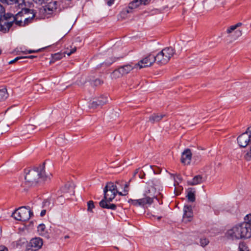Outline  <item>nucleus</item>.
<instances>
[{
    "label": "nucleus",
    "instance_id": "473e14b6",
    "mask_svg": "<svg viewBox=\"0 0 251 251\" xmlns=\"http://www.w3.org/2000/svg\"><path fill=\"white\" fill-rule=\"evenodd\" d=\"M15 22V24L19 25V26H25V24L24 23V21H22V20H18L16 18H15V20L14 21Z\"/></svg>",
    "mask_w": 251,
    "mask_h": 251
},
{
    "label": "nucleus",
    "instance_id": "37998d69",
    "mask_svg": "<svg viewBox=\"0 0 251 251\" xmlns=\"http://www.w3.org/2000/svg\"><path fill=\"white\" fill-rule=\"evenodd\" d=\"M36 57V56H34V55H29V56H24V57H23V59L24 58H30V59H33L34 58Z\"/></svg>",
    "mask_w": 251,
    "mask_h": 251
},
{
    "label": "nucleus",
    "instance_id": "cd10ccee",
    "mask_svg": "<svg viewBox=\"0 0 251 251\" xmlns=\"http://www.w3.org/2000/svg\"><path fill=\"white\" fill-rule=\"evenodd\" d=\"M128 187H129V184L126 183L125 185L124 186V193H122V192H119L118 194L119 195L121 196H126L128 192Z\"/></svg>",
    "mask_w": 251,
    "mask_h": 251
},
{
    "label": "nucleus",
    "instance_id": "a18cd8bd",
    "mask_svg": "<svg viewBox=\"0 0 251 251\" xmlns=\"http://www.w3.org/2000/svg\"><path fill=\"white\" fill-rule=\"evenodd\" d=\"M46 213V210H43L41 211L40 213V215L41 217L44 216Z\"/></svg>",
    "mask_w": 251,
    "mask_h": 251
},
{
    "label": "nucleus",
    "instance_id": "dca6fc26",
    "mask_svg": "<svg viewBox=\"0 0 251 251\" xmlns=\"http://www.w3.org/2000/svg\"><path fill=\"white\" fill-rule=\"evenodd\" d=\"M204 181V178L201 175H197L194 177L191 181H188L187 184L189 185H196L201 183Z\"/></svg>",
    "mask_w": 251,
    "mask_h": 251
},
{
    "label": "nucleus",
    "instance_id": "79ce46f5",
    "mask_svg": "<svg viewBox=\"0 0 251 251\" xmlns=\"http://www.w3.org/2000/svg\"><path fill=\"white\" fill-rule=\"evenodd\" d=\"M108 6H111L114 2V0H105Z\"/></svg>",
    "mask_w": 251,
    "mask_h": 251
},
{
    "label": "nucleus",
    "instance_id": "9b49d317",
    "mask_svg": "<svg viewBox=\"0 0 251 251\" xmlns=\"http://www.w3.org/2000/svg\"><path fill=\"white\" fill-rule=\"evenodd\" d=\"M183 222L187 223L190 222L193 218V211L191 206L186 205L183 207Z\"/></svg>",
    "mask_w": 251,
    "mask_h": 251
},
{
    "label": "nucleus",
    "instance_id": "393cba45",
    "mask_svg": "<svg viewBox=\"0 0 251 251\" xmlns=\"http://www.w3.org/2000/svg\"><path fill=\"white\" fill-rule=\"evenodd\" d=\"M45 228L46 227L44 224L39 225L37 227V231L39 234L41 235H45L46 234Z\"/></svg>",
    "mask_w": 251,
    "mask_h": 251
},
{
    "label": "nucleus",
    "instance_id": "4468645a",
    "mask_svg": "<svg viewBox=\"0 0 251 251\" xmlns=\"http://www.w3.org/2000/svg\"><path fill=\"white\" fill-rule=\"evenodd\" d=\"M108 101V99L107 97L102 95L98 97L96 100L93 101L91 104L92 108H96L98 106L106 104Z\"/></svg>",
    "mask_w": 251,
    "mask_h": 251
},
{
    "label": "nucleus",
    "instance_id": "09e8293b",
    "mask_svg": "<svg viewBox=\"0 0 251 251\" xmlns=\"http://www.w3.org/2000/svg\"><path fill=\"white\" fill-rule=\"evenodd\" d=\"M119 180H117V181H116V183H117V184H119Z\"/></svg>",
    "mask_w": 251,
    "mask_h": 251
},
{
    "label": "nucleus",
    "instance_id": "a211bd4d",
    "mask_svg": "<svg viewBox=\"0 0 251 251\" xmlns=\"http://www.w3.org/2000/svg\"><path fill=\"white\" fill-rule=\"evenodd\" d=\"M110 201H108L105 200H102L100 202V206L103 208L110 209L114 210L116 208V205L115 204H108L107 203Z\"/></svg>",
    "mask_w": 251,
    "mask_h": 251
},
{
    "label": "nucleus",
    "instance_id": "bb28decb",
    "mask_svg": "<svg viewBox=\"0 0 251 251\" xmlns=\"http://www.w3.org/2000/svg\"><path fill=\"white\" fill-rule=\"evenodd\" d=\"M103 83V81L102 80H100V79H96L92 82L91 84L94 86H98L102 84Z\"/></svg>",
    "mask_w": 251,
    "mask_h": 251
},
{
    "label": "nucleus",
    "instance_id": "f03ea898",
    "mask_svg": "<svg viewBox=\"0 0 251 251\" xmlns=\"http://www.w3.org/2000/svg\"><path fill=\"white\" fill-rule=\"evenodd\" d=\"M50 176L45 174V163L30 170L25 176V183L29 186H34L41 179L45 180Z\"/></svg>",
    "mask_w": 251,
    "mask_h": 251
},
{
    "label": "nucleus",
    "instance_id": "c756f323",
    "mask_svg": "<svg viewBox=\"0 0 251 251\" xmlns=\"http://www.w3.org/2000/svg\"><path fill=\"white\" fill-rule=\"evenodd\" d=\"M238 251H249V250L244 243H241L239 244Z\"/></svg>",
    "mask_w": 251,
    "mask_h": 251
},
{
    "label": "nucleus",
    "instance_id": "2f4dec72",
    "mask_svg": "<svg viewBox=\"0 0 251 251\" xmlns=\"http://www.w3.org/2000/svg\"><path fill=\"white\" fill-rule=\"evenodd\" d=\"M200 243L201 246L204 247L209 243V241L206 238H202L201 239Z\"/></svg>",
    "mask_w": 251,
    "mask_h": 251
},
{
    "label": "nucleus",
    "instance_id": "6e6552de",
    "mask_svg": "<svg viewBox=\"0 0 251 251\" xmlns=\"http://www.w3.org/2000/svg\"><path fill=\"white\" fill-rule=\"evenodd\" d=\"M135 66L133 67L130 64H126L119 67L115 70L110 75V77L112 79H116L122 77L123 76L129 74L132 71Z\"/></svg>",
    "mask_w": 251,
    "mask_h": 251
},
{
    "label": "nucleus",
    "instance_id": "0eeeda50",
    "mask_svg": "<svg viewBox=\"0 0 251 251\" xmlns=\"http://www.w3.org/2000/svg\"><path fill=\"white\" fill-rule=\"evenodd\" d=\"M104 198L108 201H112L115 198L119 192L117 190V186L112 182H108L106 183L103 189Z\"/></svg>",
    "mask_w": 251,
    "mask_h": 251
},
{
    "label": "nucleus",
    "instance_id": "f8f14e48",
    "mask_svg": "<svg viewBox=\"0 0 251 251\" xmlns=\"http://www.w3.org/2000/svg\"><path fill=\"white\" fill-rule=\"evenodd\" d=\"M192 154L189 149H186L182 152L181 162L185 165H189L192 159Z\"/></svg>",
    "mask_w": 251,
    "mask_h": 251
},
{
    "label": "nucleus",
    "instance_id": "f704fd0d",
    "mask_svg": "<svg viewBox=\"0 0 251 251\" xmlns=\"http://www.w3.org/2000/svg\"><path fill=\"white\" fill-rule=\"evenodd\" d=\"M4 14H5V9L4 7L0 4V17H1Z\"/></svg>",
    "mask_w": 251,
    "mask_h": 251
},
{
    "label": "nucleus",
    "instance_id": "58836bf2",
    "mask_svg": "<svg viewBox=\"0 0 251 251\" xmlns=\"http://www.w3.org/2000/svg\"><path fill=\"white\" fill-rule=\"evenodd\" d=\"M245 157L248 160H250L251 159V152H247L245 155Z\"/></svg>",
    "mask_w": 251,
    "mask_h": 251
},
{
    "label": "nucleus",
    "instance_id": "8fccbe9b",
    "mask_svg": "<svg viewBox=\"0 0 251 251\" xmlns=\"http://www.w3.org/2000/svg\"><path fill=\"white\" fill-rule=\"evenodd\" d=\"M138 173V170H136V172H135V174L137 173Z\"/></svg>",
    "mask_w": 251,
    "mask_h": 251
},
{
    "label": "nucleus",
    "instance_id": "603ef678",
    "mask_svg": "<svg viewBox=\"0 0 251 251\" xmlns=\"http://www.w3.org/2000/svg\"><path fill=\"white\" fill-rule=\"evenodd\" d=\"M174 186H176V184L175 183H174Z\"/></svg>",
    "mask_w": 251,
    "mask_h": 251
},
{
    "label": "nucleus",
    "instance_id": "f3484780",
    "mask_svg": "<svg viewBox=\"0 0 251 251\" xmlns=\"http://www.w3.org/2000/svg\"><path fill=\"white\" fill-rule=\"evenodd\" d=\"M245 221L242 223H241L243 226L246 227V229L247 231H249V233L251 235V214L247 215L245 218Z\"/></svg>",
    "mask_w": 251,
    "mask_h": 251
},
{
    "label": "nucleus",
    "instance_id": "e433bc0d",
    "mask_svg": "<svg viewBox=\"0 0 251 251\" xmlns=\"http://www.w3.org/2000/svg\"><path fill=\"white\" fill-rule=\"evenodd\" d=\"M235 34L236 35L237 37H239L242 35V31L241 30H236L235 32Z\"/></svg>",
    "mask_w": 251,
    "mask_h": 251
},
{
    "label": "nucleus",
    "instance_id": "2eb2a0df",
    "mask_svg": "<svg viewBox=\"0 0 251 251\" xmlns=\"http://www.w3.org/2000/svg\"><path fill=\"white\" fill-rule=\"evenodd\" d=\"M31 247L35 248V250L40 249L43 245L42 239L39 237H36L31 240L30 242Z\"/></svg>",
    "mask_w": 251,
    "mask_h": 251
},
{
    "label": "nucleus",
    "instance_id": "1a4fd4ad",
    "mask_svg": "<svg viewBox=\"0 0 251 251\" xmlns=\"http://www.w3.org/2000/svg\"><path fill=\"white\" fill-rule=\"evenodd\" d=\"M237 143L241 148H246L251 143V126L247 130L239 135L237 139Z\"/></svg>",
    "mask_w": 251,
    "mask_h": 251
},
{
    "label": "nucleus",
    "instance_id": "b1692460",
    "mask_svg": "<svg viewBox=\"0 0 251 251\" xmlns=\"http://www.w3.org/2000/svg\"><path fill=\"white\" fill-rule=\"evenodd\" d=\"M88 80V78L86 77H80L76 82V84L81 87L84 86Z\"/></svg>",
    "mask_w": 251,
    "mask_h": 251
},
{
    "label": "nucleus",
    "instance_id": "4be33fe9",
    "mask_svg": "<svg viewBox=\"0 0 251 251\" xmlns=\"http://www.w3.org/2000/svg\"><path fill=\"white\" fill-rule=\"evenodd\" d=\"M29 11L30 12V14H31V16L25 18V19L23 21H24V23L25 24V25H28L29 23H30L31 21L33 20V19L35 17V14L33 12V10H29Z\"/></svg>",
    "mask_w": 251,
    "mask_h": 251
},
{
    "label": "nucleus",
    "instance_id": "6ab92c4d",
    "mask_svg": "<svg viewBox=\"0 0 251 251\" xmlns=\"http://www.w3.org/2000/svg\"><path fill=\"white\" fill-rule=\"evenodd\" d=\"M187 194L186 197L190 202H194L195 201L196 191L194 188H190L187 190Z\"/></svg>",
    "mask_w": 251,
    "mask_h": 251
},
{
    "label": "nucleus",
    "instance_id": "5701e85b",
    "mask_svg": "<svg viewBox=\"0 0 251 251\" xmlns=\"http://www.w3.org/2000/svg\"><path fill=\"white\" fill-rule=\"evenodd\" d=\"M8 97V94L6 88L0 90V101L5 100Z\"/></svg>",
    "mask_w": 251,
    "mask_h": 251
},
{
    "label": "nucleus",
    "instance_id": "7c9ffc66",
    "mask_svg": "<svg viewBox=\"0 0 251 251\" xmlns=\"http://www.w3.org/2000/svg\"><path fill=\"white\" fill-rule=\"evenodd\" d=\"M0 1L2 3H5L8 4L16 3L18 1V0H0Z\"/></svg>",
    "mask_w": 251,
    "mask_h": 251
},
{
    "label": "nucleus",
    "instance_id": "4c0bfd02",
    "mask_svg": "<svg viewBox=\"0 0 251 251\" xmlns=\"http://www.w3.org/2000/svg\"><path fill=\"white\" fill-rule=\"evenodd\" d=\"M76 51V48H74L73 49H72L70 51V53H68L67 51H65V53L67 54L68 55H70L72 53L75 52Z\"/></svg>",
    "mask_w": 251,
    "mask_h": 251
},
{
    "label": "nucleus",
    "instance_id": "423d86ee",
    "mask_svg": "<svg viewBox=\"0 0 251 251\" xmlns=\"http://www.w3.org/2000/svg\"><path fill=\"white\" fill-rule=\"evenodd\" d=\"M33 215V213L28 206H22L16 210L12 214V216L17 220L26 221Z\"/></svg>",
    "mask_w": 251,
    "mask_h": 251
},
{
    "label": "nucleus",
    "instance_id": "de8ad7c7",
    "mask_svg": "<svg viewBox=\"0 0 251 251\" xmlns=\"http://www.w3.org/2000/svg\"><path fill=\"white\" fill-rule=\"evenodd\" d=\"M161 218V216H159L157 217V219L159 220Z\"/></svg>",
    "mask_w": 251,
    "mask_h": 251
},
{
    "label": "nucleus",
    "instance_id": "a878e982",
    "mask_svg": "<svg viewBox=\"0 0 251 251\" xmlns=\"http://www.w3.org/2000/svg\"><path fill=\"white\" fill-rule=\"evenodd\" d=\"M65 54L66 53H65V52H63V53H55V54L53 55L52 58L55 60H60L62 58H63V57L65 56Z\"/></svg>",
    "mask_w": 251,
    "mask_h": 251
},
{
    "label": "nucleus",
    "instance_id": "20e7f679",
    "mask_svg": "<svg viewBox=\"0 0 251 251\" xmlns=\"http://www.w3.org/2000/svg\"><path fill=\"white\" fill-rule=\"evenodd\" d=\"M176 53L175 49L172 47H166L156 55V63L159 65L167 64Z\"/></svg>",
    "mask_w": 251,
    "mask_h": 251
},
{
    "label": "nucleus",
    "instance_id": "c03bdc74",
    "mask_svg": "<svg viewBox=\"0 0 251 251\" xmlns=\"http://www.w3.org/2000/svg\"><path fill=\"white\" fill-rule=\"evenodd\" d=\"M39 51V50H27V52L28 53H34V52H38Z\"/></svg>",
    "mask_w": 251,
    "mask_h": 251
},
{
    "label": "nucleus",
    "instance_id": "f257e3e1",
    "mask_svg": "<svg viewBox=\"0 0 251 251\" xmlns=\"http://www.w3.org/2000/svg\"><path fill=\"white\" fill-rule=\"evenodd\" d=\"M156 189L153 185L146 184L142 188L143 197L138 200L130 199L128 202L133 206L147 207L156 199Z\"/></svg>",
    "mask_w": 251,
    "mask_h": 251
},
{
    "label": "nucleus",
    "instance_id": "aec40b11",
    "mask_svg": "<svg viewBox=\"0 0 251 251\" xmlns=\"http://www.w3.org/2000/svg\"><path fill=\"white\" fill-rule=\"evenodd\" d=\"M165 115L163 114H154L149 117V121L152 123L158 122H159L164 117H165Z\"/></svg>",
    "mask_w": 251,
    "mask_h": 251
},
{
    "label": "nucleus",
    "instance_id": "c85d7f7f",
    "mask_svg": "<svg viewBox=\"0 0 251 251\" xmlns=\"http://www.w3.org/2000/svg\"><path fill=\"white\" fill-rule=\"evenodd\" d=\"M88 208L87 210L90 212H92V209L94 208L95 205L93 201H90L87 203Z\"/></svg>",
    "mask_w": 251,
    "mask_h": 251
},
{
    "label": "nucleus",
    "instance_id": "ea45409f",
    "mask_svg": "<svg viewBox=\"0 0 251 251\" xmlns=\"http://www.w3.org/2000/svg\"><path fill=\"white\" fill-rule=\"evenodd\" d=\"M150 1V0H140V3H141V4L146 5L148 4Z\"/></svg>",
    "mask_w": 251,
    "mask_h": 251
},
{
    "label": "nucleus",
    "instance_id": "49530a36",
    "mask_svg": "<svg viewBox=\"0 0 251 251\" xmlns=\"http://www.w3.org/2000/svg\"><path fill=\"white\" fill-rule=\"evenodd\" d=\"M70 186H71L70 184H68V185H65V187H67L68 189L69 188V187Z\"/></svg>",
    "mask_w": 251,
    "mask_h": 251
},
{
    "label": "nucleus",
    "instance_id": "412c9836",
    "mask_svg": "<svg viewBox=\"0 0 251 251\" xmlns=\"http://www.w3.org/2000/svg\"><path fill=\"white\" fill-rule=\"evenodd\" d=\"M242 25V23H238L236 24L232 25L228 27L226 32L227 34H229L234 31L235 29H236L238 27L241 26Z\"/></svg>",
    "mask_w": 251,
    "mask_h": 251
},
{
    "label": "nucleus",
    "instance_id": "9d476101",
    "mask_svg": "<svg viewBox=\"0 0 251 251\" xmlns=\"http://www.w3.org/2000/svg\"><path fill=\"white\" fill-rule=\"evenodd\" d=\"M156 62L155 56L149 54L145 58L141 60L138 63L135 65V67H139L140 69L148 67L151 66L154 62Z\"/></svg>",
    "mask_w": 251,
    "mask_h": 251
},
{
    "label": "nucleus",
    "instance_id": "72a5a7b5",
    "mask_svg": "<svg viewBox=\"0 0 251 251\" xmlns=\"http://www.w3.org/2000/svg\"><path fill=\"white\" fill-rule=\"evenodd\" d=\"M23 59V57H17L14 59L11 60L9 62V64H12L13 63H15L16 61H17L19 59Z\"/></svg>",
    "mask_w": 251,
    "mask_h": 251
},
{
    "label": "nucleus",
    "instance_id": "a19ab883",
    "mask_svg": "<svg viewBox=\"0 0 251 251\" xmlns=\"http://www.w3.org/2000/svg\"><path fill=\"white\" fill-rule=\"evenodd\" d=\"M0 251H8V249L4 246H0Z\"/></svg>",
    "mask_w": 251,
    "mask_h": 251
},
{
    "label": "nucleus",
    "instance_id": "ddd939ff",
    "mask_svg": "<svg viewBox=\"0 0 251 251\" xmlns=\"http://www.w3.org/2000/svg\"><path fill=\"white\" fill-rule=\"evenodd\" d=\"M140 3V0H134L129 3L128 9L126 10H123L121 13V17L123 18H125L126 17V14L131 12L132 9L137 8L139 6L141 5Z\"/></svg>",
    "mask_w": 251,
    "mask_h": 251
},
{
    "label": "nucleus",
    "instance_id": "3c124183",
    "mask_svg": "<svg viewBox=\"0 0 251 251\" xmlns=\"http://www.w3.org/2000/svg\"><path fill=\"white\" fill-rule=\"evenodd\" d=\"M68 237H69L68 236H65V238H68Z\"/></svg>",
    "mask_w": 251,
    "mask_h": 251
},
{
    "label": "nucleus",
    "instance_id": "7ed1b4c3",
    "mask_svg": "<svg viewBox=\"0 0 251 251\" xmlns=\"http://www.w3.org/2000/svg\"><path fill=\"white\" fill-rule=\"evenodd\" d=\"M226 237L230 240H238L242 238H249L251 235L246 227L241 224L236 225L231 228L228 230L226 233Z\"/></svg>",
    "mask_w": 251,
    "mask_h": 251
},
{
    "label": "nucleus",
    "instance_id": "39448f33",
    "mask_svg": "<svg viewBox=\"0 0 251 251\" xmlns=\"http://www.w3.org/2000/svg\"><path fill=\"white\" fill-rule=\"evenodd\" d=\"M15 20V17L13 14H4L0 17V31L3 33L8 31Z\"/></svg>",
    "mask_w": 251,
    "mask_h": 251
},
{
    "label": "nucleus",
    "instance_id": "c9c22d12",
    "mask_svg": "<svg viewBox=\"0 0 251 251\" xmlns=\"http://www.w3.org/2000/svg\"><path fill=\"white\" fill-rule=\"evenodd\" d=\"M51 4L50 3V5H49L47 7H46L45 8V10L46 11H47V10H49V11H50V10L53 11V9H56V7H52V6L51 7Z\"/></svg>",
    "mask_w": 251,
    "mask_h": 251
}]
</instances>
